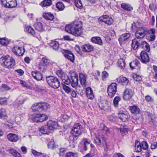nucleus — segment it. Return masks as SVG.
<instances>
[{"label":"nucleus","instance_id":"nucleus-1","mask_svg":"<svg viewBox=\"0 0 157 157\" xmlns=\"http://www.w3.org/2000/svg\"><path fill=\"white\" fill-rule=\"evenodd\" d=\"M82 22L81 21H75L67 25L65 30L68 33L75 36H78L82 33Z\"/></svg>","mask_w":157,"mask_h":157},{"label":"nucleus","instance_id":"nucleus-19","mask_svg":"<svg viewBox=\"0 0 157 157\" xmlns=\"http://www.w3.org/2000/svg\"><path fill=\"white\" fill-rule=\"evenodd\" d=\"M131 34L129 33H126L122 34L119 38L118 40L121 44L123 43L130 37Z\"/></svg>","mask_w":157,"mask_h":157},{"label":"nucleus","instance_id":"nucleus-26","mask_svg":"<svg viewBox=\"0 0 157 157\" xmlns=\"http://www.w3.org/2000/svg\"><path fill=\"white\" fill-rule=\"evenodd\" d=\"M141 42L137 40L136 39H134L132 40V47L134 50L138 49V47L140 46Z\"/></svg>","mask_w":157,"mask_h":157},{"label":"nucleus","instance_id":"nucleus-20","mask_svg":"<svg viewBox=\"0 0 157 157\" xmlns=\"http://www.w3.org/2000/svg\"><path fill=\"white\" fill-rule=\"evenodd\" d=\"M31 74L33 78L37 81L41 80L43 78L42 74L39 72L32 71Z\"/></svg>","mask_w":157,"mask_h":157},{"label":"nucleus","instance_id":"nucleus-45","mask_svg":"<svg viewBox=\"0 0 157 157\" xmlns=\"http://www.w3.org/2000/svg\"><path fill=\"white\" fill-rule=\"evenodd\" d=\"M59 151L58 154L60 156H63L67 151V148L64 147H60L59 149Z\"/></svg>","mask_w":157,"mask_h":157},{"label":"nucleus","instance_id":"nucleus-57","mask_svg":"<svg viewBox=\"0 0 157 157\" xmlns=\"http://www.w3.org/2000/svg\"><path fill=\"white\" fill-rule=\"evenodd\" d=\"M42 60L45 65H48L50 63V60L48 59L47 57H44L42 59Z\"/></svg>","mask_w":157,"mask_h":157},{"label":"nucleus","instance_id":"nucleus-62","mask_svg":"<svg viewBox=\"0 0 157 157\" xmlns=\"http://www.w3.org/2000/svg\"><path fill=\"white\" fill-rule=\"evenodd\" d=\"M157 147V142H153L151 144V149H156Z\"/></svg>","mask_w":157,"mask_h":157},{"label":"nucleus","instance_id":"nucleus-5","mask_svg":"<svg viewBox=\"0 0 157 157\" xmlns=\"http://www.w3.org/2000/svg\"><path fill=\"white\" fill-rule=\"evenodd\" d=\"M94 142L97 145L100 146L102 144L105 151L108 150L106 141L105 138L103 135L99 136L98 137L96 136L94 140Z\"/></svg>","mask_w":157,"mask_h":157},{"label":"nucleus","instance_id":"nucleus-14","mask_svg":"<svg viewBox=\"0 0 157 157\" xmlns=\"http://www.w3.org/2000/svg\"><path fill=\"white\" fill-rule=\"evenodd\" d=\"M63 53L64 57L71 62L73 63L75 60V56L72 52L71 51L67 50H63Z\"/></svg>","mask_w":157,"mask_h":157},{"label":"nucleus","instance_id":"nucleus-18","mask_svg":"<svg viewBox=\"0 0 157 157\" xmlns=\"http://www.w3.org/2000/svg\"><path fill=\"white\" fill-rule=\"evenodd\" d=\"M129 66L132 69H139L140 68V63L138 60H135L130 63Z\"/></svg>","mask_w":157,"mask_h":157},{"label":"nucleus","instance_id":"nucleus-50","mask_svg":"<svg viewBox=\"0 0 157 157\" xmlns=\"http://www.w3.org/2000/svg\"><path fill=\"white\" fill-rule=\"evenodd\" d=\"M48 119L47 116L44 114H40V116L39 117V122H42L46 121Z\"/></svg>","mask_w":157,"mask_h":157},{"label":"nucleus","instance_id":"nucleus-40","mask_svg":"<svg viewBox=\"0 0 157 157\" xmlns=\"http://www.w3.org/2000/svg\"><path fill=\"white\" fill-rule=\"evenodd\" d=\"M149 119V122L150 124L154 125L156 123L155 119L153 115L151 114H149L148 115Z\"/></svg>","mask_w":157,"mask_h":157},{"label":"nucleus","instance_id":"nucleus-59","mask_svg":"<svg viewBox=\"0 0 157 157\" xmlns=\"http://www.w3.org/2000/svg\"><path fill=\"white\" fill-rule=\"evenodd\" d=\"M63 89L66 93H67L70 91V90L71 88L64 84H63Z\"/></svg>","mask_w":157,"mask_h":157},{"label":"nucleus","instance_id":"nucleus-58","mask_svg":"<svg viewBox=\"0 0 157 157\" xmlns=\"http://www.w3.org/2000/svg\"><path fill=\"white\" fill-rule=\"evenodd\" d=\"M7 101L5 98H0V105H6Z\"/></svg>","mask_w":157,"mask_h":157},{"label":"nucleus","instance_id":"nucleus-13","mask_svg":"<svg viewBox=\"0 0 157 157\" xmlns=\"http://www.w3.org/2000/svg\"><path fill=\"white\" fill-rule=\"evenodd\" d=\"M99 20L108 25H112L113 22V20L112 18L108 15L102 16L99 18Z\"/></svg>","mask_w":157,"mask_h":157},{"label":"nucleus","instance_id":"nucleus-63","mask_svg":"<svg viewBox=\"0 0 157 157\" xmlns=\"http://www.w3.org/2000/svg\"><path fill=\"white\" fill-rule=\"evenodd\" d=\"M2 87L5 90H11L10 87L6 84H2Z\"/></svg>","mask_w":157,"mask_h":157},{"label":"nucleus","instance_id":"nucleus-3","mask_svg":"<svg viewBox=\"0 0 157 157\" xmlns=\"http://www.w3.org/2000/svg\"><path fill=\"white\" fill-rule=\"evenodd\" d=\"M50 108V105L44 102L35 103L31 107L32 109L34 111L39 112L46 111Z\"/></svg>","mask_w":157,"mask_h":157},{"label":"nucleus","instance_id":"nucleus-52","mask_svg":"<svg viewBox=\"0 0 157 157\" xmlns=\"http://www.w3.org/2000/svg\"><path fill=\"white\" fill-rule=\"evenodd\" d=\"M142 149L147 150L148 148V145L147 142L142 141L141 143Z\"/></svg>","mask_w":157,"mask_h":157},{"label":"nucleus","instance_id":"nucleus-16","mask_svg":"<svg viewBox=\"0 0 157 157\" xmlns=\"http://www.w3.org/2000/svg\"><path fill=\"white\" fill-rule=\"evenodd\" d=\"M140 59L144 63H146L149 62V58L147 53L144 51H142L140 54Z\"/></svg>","mask_w":157,"mask_h":157},{"label":"nucleus","instance_id":"nucleus-61","mask_svg":"<svg viewBox=\"0 0 157 157\" xmlns=\"http://www.w3.org/2000/svg\"><path fill=\"white\" fill-rule=\"evenodd\" d=\"M102 132L105 134H108L109 133V131L108 128L106 126H104V128L102 130Z\"/></svg>","mask_w":157,"mask_h":157},{"label":"nucleus","instance_id":"nucleus-8","mask_svg":"<svg viewBox=\"0 0 157 157\" xmlns=\"http://www.w3.org/2000/svg\"><path fill=\"white\" fill-rule=\"evenodd\" d=\"M147 29L144 27L137 29L135 33L136 38L137 39L143 38L147 34Z\"/></svg>","mask_w":157,"mask_h":157},{"label":"nucleus","instance_id":"nucleus-7","mask_svg":"<svg viewBox=\"0 0 157 157\" xmlns=\"http://www.w3.org/2000/svg\"><path fill=\"white\" fill-rule=\"evenodd\" d=\"M117 84L116 83H113L107 88V92L109 96L112 98L114 97L117 91Z\"/></svg>","mask_w":157,"mask_h":157},{"label":"nucleus","instance_id":"nucleus-24","mask_svg":"<svg viewBox=\"0 0 157 157\" xmlns=\"http://www.w3.org/2000/svg\"><path fill=\"white\" fill-rule=\"evenodd\" d=\"M86 94L87 97L90 99H93L94 98V94L92 89L90 87L86 89Z\"/></svg>","mask_w":157,"mask_h":157},{"label":"nucleus","instance_id":"nucleus-28","mask_svg":"<svg viewBox=\"0 0 157 157\" xmlns=\"http://www.w3.org/2000/svg\"><path fill=\"white\" fill-rule=\"evenodd\" d=\"M142 48L145 51L147 52H149L150 47L149 44L145 41H143L141 42L140 45Z\"/></svg>","mask_w":157,"mask_h":157},{"label":"nucleus","instance_id":"nucleus-51","mask_svg":"<svg viewBox=\"0 0 157 157\" xmlns=\"http://www.w3.org/2000/svg\"><path fill=\"white\" fill-rule=\"evenodd\" d=\"M133 78L136 81H140L142 80V77L140 75L137 74H134L133 75Z\"/></svg>","mask_w":157,"mask_h":157},{"label":"nucleus","instance_id":"nucleus-54","mask_svg":"<svg viewBox=\"0 0 157 157\" xmlns=\"http://www.w3.org/2000/svg\"><path fill=\"white\" fill-rule=\"evenodd\" d=\"M8 43V40L5 38H0V44L2 45H6Z\"/></svg>","mask_w":157,"mask_h":157},{"label":"nucleus","instance_id":"nucleus-9","mask_svg":"<svg viewBox=\"0 0 157 157\" xmlns=\"http://www.w3.org/2000/svg\"><path fill=\"white\" fill-rule=\"evenodd\" d=\"M1 2L4 7L13 8L17 5L16 0H1Z\"/></svg>","mask_w":157,"mask_h":157},{"label":"nucleus","instance_id":"nucleus-47","mask_svg":"<svg viewBox=\"0 0 157 157\" xmlns=\"http://www.w3.org/2000/svg\"><path fill=\"white\" fill-rule=\"evenodd\" d=\"M48 146L49 148L53 150L56 148V146L55 145V143L53 140L49 141L48 144Z\"/></svg>","mask_w":157,"mask_h":157},{"label":"nucleus","instance_id":"nucleus-37","mask_svg":"<svg viewBox=\"0 0 157 157\" xmlns=\"http://www.w3.org/2000/svg\"><path fill=\"white\" fill-rule=\"evenodd\" d=\"M121 134L122 136H125L127 133L128 129V127L126 126H122L120 128Z\"/></svg>","mask_w":157,"mask_h":157},{"label":"nucleus","instance_id":"nucleus-55","mask_svg":"<svg viewBox=\"0 0 157 157\" xmlns=\"http://www.w3.org/2000/svg\"><path fill=\"white\" fill-rule=\"evenodd\" d=\"M76 7L78 8H81L82 7V4L81 0H78L74 2Z\"/></svg>","mask_w":157,"mask_h":157},{"label":"nucleus","instance_id":"nucleus-60","mask_svg":"<svg viewBox=\"0 0 157 157\" xmlns=\"http://www.w3.org/2000/svg\"><path fill=\"white\" fill-rule=\"evenodd\" d=\"M106 105L105 104V105H103L102 103H100L99 105V107L101 109L105 110L107 109L106 107Z\"/></svg>","mask_w":157,"mask_h":157},{"label":"nucleus","instance_id":"nucleus-41","mask_svg":"<svg viewBox=\"0 0 157 157\" xmlns=\"http://www.w3.org/2000/svg\"><path fill=\"white\" fill-rule=\"evenodd\" d=\"M52 3L51 0H44L40 4L42 6H51Z\"/></svg>","mask_w":157,"mask_h":157},{"label":"nucleus","instance_id":"nucleus-48","mask_svg":"<svg viewBox=\"0 0 157 157\" xmlns=\"http://www.w3.org/2000/svg\"><path fill=\"white\" fill-rule=\"evenodd\" d=\"M40 114H34L32 116V119L35 122H39V117Z\"/></svg>","mask_w":157,"mask_h":157},{"label":"nucleus","instance_id":"nucleus-43","mask_svg":"<svg viewBox=\"0 0 157 157\" xmlns=\"http://www.w3.org/2000/svg\"><path fill=\"white\" fill-rule=\"evenodd\" d=\"M119 82L123 85H127L129 82V80L125 77H123L119 80Z\"/></svg>","mask_w":157,"mask_h":157},{"label":"nucleus","instance_id":"nucleus-29","mask_svg":"<svg viewBox=\"0 0 157 157\" xmlns=\"http://www.w3.org/2000/svg\"><path fill=\"white\" fill-rule=\"evenodd\" d=\"M91 40L92 42L100 45L102 44V40L99 37H93L91 38Z\"/></svg>","mask_w":157,"mask_h":157},{"label":"nucleus","instance_id":"nucleus-42","mask_svg":"<svg viewBox=\"0 0 157 157\" xmlns=\"http://www.w3.org/2000/svg\"><path fill=\"white\" fill-rule=\"evenodd\" d=\"M26 31L28 33L32 35L33 36H34L35 35V33L33 29L30 26H28L26 28Z\"/></svg>","mask_w":157,"mask_h":157},{"label":"nucleus","instance_id":"nucleus-36","mask_svg":"<svg viewBox=\"0 0 157 157\" xmlns=\"http://www.w3.org/2000/svg\"><path fill=\"white\" fill-rule=\"evenodd\" d=\"M35 29L39 32H42L44 31L43 25L40 22H37L34 24Z\"/></svg>","mask_w":157,"mask_h":157},{"label":"nucleus","instance_id":"nucleus-30","mask_svg":"<svg viewBox=\"0 0 157 157\" xmlns=\"http://www.w3.org/2000/svg\"><path fill=\"white\" fill-rule=\"evenodd\" d=\"M50 46L55 50H57L59 47L58 42L56 40H52L49 44Z\"/></svg>","mask_w":157,"mask_h":157},{"label":"nucleus","instance_id":"nucleus-11","mask_svg":"<svg viewBox=\"0 0 157 157\" xmlns=\"http://www.w3.org/2000/svg\"><path fill=\"white\" fill-rule=\"evenodd\" d=\"M134 92L132 90L127 88L124 92L123 99L125 101L129 100L132 98Z\"/></svg>","mask_w":157,"mask_h":157},{"label":"nucleus","instance_id":"nucleus-64","mask_svg":"<svg viewBox=\"0 0 157 157\" xmlns=\"http://www.w3.org/2000/svg\"><path fill=\"white\" fill-rule=\"evenodd\" d=\"M108 73L105 71H103L102 73V77L103 79H105L108 77Z\"/></svg>","mask_w":157,"mask_h":157},{"label":"nucleus","instance_id":"nucleus-22","mask_svg":"<svg viewBox=\"0 0 157 157\" xmlns=\"http://www.w3.org/2000/svg\"><path fill=\"white\" fill-rule=\"evenodd\" d=\"M118 117L123 122H125L128 118L129 116L127 114H125L122 111L119 112Z\"/></svg>","mask_w":157,"mask_h":157},{"label":"nucleus","instance_id":"nucleus-27","mask_svg":"<svg viewBox=\"0 0 157 157\" xmlns=\"http://www.w3.org/2000/svg\"><path fill=\"white\" fill-rule=\"evenodd\" d=\"M121 7L125 10L131 11L133 10V7L129 4L123 3L121 5Z\"/></svg>","mask_w":157,"mask_h":157},{"label":"nucleus","instance_id":"nucleus-35","mask_svg":"<svg viewBox=\"0 0 157 157\" xmlns=\"http://www.w3.org/2000/svg\"><path fill=\"white\" fill-rule=\"evenodd\" d=\"M135 150L136 152H140L142 150L141 143L138 141H136L135 144Z\"/></svg>","mask_w":157,"mask_h":157},{"label":"nucleus","instance_id":"nucleus-44","mask_svg":"<svg viewBox=\"0 0 157 157\" xmlns=\"http://www.w3.org/2000/svg\"><path fill=\"white\" fill-rule=\"evenodd\" d=\"M121 100V98L119 96H116L115 97L113 100V104L114 107L116 108L118 107L119 102Z\"/></svg>","mask_w":157,"mask_h":157},{"label":"nucleus","instance_id":"nucleus-17","mask_svg":"<svg viewBox=\"0 0 157 157\" xmlns=\"http://www.w3.org/2000/svg\"><path fill=\"white\" fill-rule=\"evenodd\" d=\"M46 125L50 132L53 130L54 129L58 127L57 123L56 122L52 121H48Z\"/></svg>","mask_w":157,"mask_h":157},{"label":"nucleus","instance_id":"nucleus-56","mask_svg":"<svg viewBox=\"0 0 157 157\" xmlns=\"http://www.w3.org/2000/svg\"><path fill=\"white\" fill-rule=\"evenodd\" d=\"M56 73V75L60 78L65 74L61 69L57 71Z\"/></svg>","mask_w":157,"mask_h":157},{"label":"nucleus","instance_id":"nucleus-4","mask_svg":"<svg viewBox=\"0 0 157 157\" xmlns=\"http://www.w3.org/2000/svg\"><path fill=\"white\" fill-rule=\"evenodd\" d=\"M46 80L48 84L54 88H58L60 86V83L56 78L53 76L46 77Z\"/></svg>","mask_w":157,"mask_h":157},{"label":"nucleus","instance_id":"nucleus-49","mask_svg":"<svg viewBox=\"0 0 157 157\" xmlns=\"http://www.w3.org/2000/svg\"><path fill=\"white\" fill-rule=\"evenodd\" d=\"M56 8L59 10H63L64 8V6L63 3L60 2H58L56 4Z\"/></svg>","mask_w":157,"mask_h":157},{"label":"nucleus","instance_id":"nucleus-25","mask_svg":"<svg viewBox=\"0 0 157 157\" xmlns=\"http://www.w3.org/2000/svg\"><path fill=\"white\" fill-rule=\"evenodd\" d=\"M94 49V47L89 44H86L82 47V50L85 52H90Z\"/></svg>","mask_w":157,"mask_h":157},{"label":"nucleus","instance_id":"nucleus-32","mask_svg":"<svg viewBox=\"0 0 157 157\" xmlns=\"http://www.w3.org/2000/svg\"><path fill=\"white\" fill-rule=\"evenodd\" d=\"M39 130L41 133L43 134H48L50 132L46 125L41 127Z\"/></svg>","mask_w":157,"mask_h":157},{"label":"nucleus","instance_id":"nucleus-12","mask_svg":"<svg viewBox=\"0 0 157 157\" xmlns=\"http://www.w3.org/2000/svg\"><path fill=\"white\" fill-rule=\"evenodd\" d=\"M155 30L154 29H151L147 30V38L150 41H153L155 38Z\"/></svg>","mask_w":157,"mask_h":157},{"label":"nucleus","instance_id":"nucleus-15","mask_svg":"<svg viewBox=\"0 0 157 157\" xmlns=\"http://www.w3.org/2000/svg\"><path fill=\"white\" fill-rule=\"evenodd\" d=\"M12 51L16 55L18 56H22L25 52V49L22 47L16 46L12 48Z\"/></svg>","mask_w":157,"mask_h":157},{"label":"nucleus","instance_id":"nucleus-6","mask_svg":"<svg viewBox=\"0 0 157 157\" xmlns=\"http://www.w3.org/2000/svg\"><path fill=\"white\" fill-rule=\"evenodd\" d=\"M82 126L79 123L75 124L72 129V134L73 136L77 137L80 136L82 132Z\"/></svg>","mask_w":157,"mask_h":157},{"label":"nucleus","instance_id":"nucleus-21","mask_svg":"<svg viewBox=\"0 0 157 157\" xmlns=\"http://www.w3.org/2000/svg\"><path fill=\"white\" fill-rule=\"evenodd\" d=\"M7 137L8 140L12 142H16L19 140L18 136L15 134L9 133Z\"/></svg>","mask_w":157,"mask_h":157},{"label":"nucleus","instance_id":"nucleus-39","mask_svg":"<svg viewBox=\"0 0 157 157\" xmlns=\"http://www.w3.org/2000/svg\"><path fill=\"white\" fill-rule=\"evenodd\" d=\"M90 140L87 139H85L83 140V148L85 151H87L89 147L90 146Z\"/></svg>","mask_w":157,"mask_h":157},{"label":"nucleus","instance_id":"nucleus-31","mask_svg":"<svg viewBox=\"0 0 157 157\" xmlns=\"http://www.w3.org/2000/svg\"><path fill=\"white\" fill-rule=\"evenodd\" d=\"M43 17L47 20L52 21L54 18L53 14L50 13H43Z\"/></svg>","mask_w":157,"mask_h":157},{"label":"nucleus","instance_id":"nucleus-33","mask_svg":"<svg viewBox=\"0 0 157 157\" xmlns=\"http://www.w3.org/2000/svg\"><path fill=\"white\" fill-rule=\"evenodd\" d=\"M79 78L81 84L83 86H85L86 84V78L85 75L82 74H79Z\"/></svg>","mask_w":157,"mask_h":157},{"label":"nucleus","instance_id":"nucleus-53","mask_svg":"<svg viewBox=\"0 0 157 157\" xmlns=\"http://www.w3.org/2000/svg\"><path fill=\"white\" fill-rule=\"evenodd\" d=\"M66 157H78V156L76 153L72 152H69L67 153Z\"/></svg>","mask_w":157,"mask_h":157},{"label":"nucleus","instance_id":"nucleus-46","mask_svg":"<svg viewBox=\"0 0 157 157\" xmlns=\"http://www.w3.org/2000/svg\"><path fill=\"white\" fill-rule=\"evenodd\" d=\"M7 117V113L6 109L1 108L0 109V117L2 118Z\"/></svg>","mask_w":157,"mask_h":157},{"label":"nucleus","instance_id":"nucleus-23","mask_svg":"<svg viewBox=\"0 0 157 157\" xmlns=\"http://www.w3.org/2000/svg\"><path fill=\"white\" fill-rule=\"evenodd\" d=\"M129 109L132 113L135 114H139L140 112L139 108L136 105L129 106Z\"/></svg>","mask_w":157,"mask_h":157},{"label":"nucleus","instance_id":"nucleus-2","mask_svg":"<svg viewBox=\"0 0 157 157\" xmlns=\"http://www.w3.org/2000/svg\"><path fill=\"white\" fill-rule=\"evenodd\" d=\"M0 63L2 66L8 69L12 68L15 64V59L9 56H4L0 58Z\"/></svg>","mask_w":157,"mask_h":157},{"label":"nucleus","instance_id":"nucleus-34","mask_svg":"<svg viewBox=\"0 0 157 157\" xmlns=\"http://www.w3.org/2000/svg\"><path fill=\"white\" fill-rule=\"evenodd\" d=\"M62 81L67 85L70 84V78L65 73L61 78Z\"/></svg>","mask_w":157,"mask_h":157},{"label":"nucleus","instance_id":"nucleus-10","mask_svg":"<svg viewBox=\"0 0 157 157\" xmlns=\"http://www.w3.org/2000/svg\"><path fill=\"white\" fill-rule=\"evenodd\" d=\"M78 76L75 72L71 74L70 75V83L72 86L75 88L77 86L78 84Z\"/></svg>","mask_w":157,"mask_h":157},{"label":"nucleus","instance_id":"nucleus-38","mask_svg":"<svg viewBox=\"0 0 157 157\" xmlns=\"http://www.w3.org/2000/svg\"><path fill=\"white\" fill-rule=\"evenodd\" d=\"M118 66L121 68H124L125 67V62L123 59L120 58L117 61Z\"/></svg>","mask_w":157,"mask_h":157}]
</instances>
